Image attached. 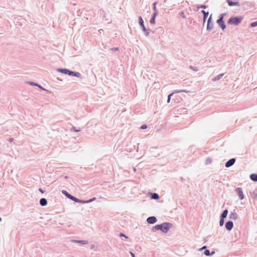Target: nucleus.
<instances>
[{
  "mask_svg": "<svg viewBox=\"0 0 257 257\" xmlns=\"http://www.w3.org/2000/svg\"><path fill=\"white\" fill-rule=\"evenodd\" d=\"M173 224L169 222H164L160 224H157L154 226L152 231L160 230L164 233H167L172 227Z\"/></svg>",
  "mask_w": 257,
  "mask_h": 257,
  "instance_id": "obj_1",
  "label": "nucleus"
},
{
  "mask_svg": "<svg viewBox=\"0 0 257 257\" xmlns=\"http://www.w3.org/2000/svg\"><path fill=\"white\" fill-rule=\"evenodd\" d=\"M243 18L241 16H233L228 19L227 23L230 25L237 26L241 22Z\"/></svg>",
  "mask_w": 257,
  "mask_h": 257,
  "instance_id": "obj_2",
  "label": "nucleus"
},
{
  "mask_svg": "<svg viewBox=\"0 0 257 257\" xmlns=\"http://www.w3.org/2000/svg\"><path fill=\"white\" fill-rule=\"evenodd\" d=\"M139 24L144 32L146 36H149L150 31H151L149 29H146L144 25V20L141 16L139 17Z\"/></svg>",
  "mask_w": 257,
  "mask_h": 257,
  "instance_id": "obj_3",
  "label": "nucleus"
},
{
  "mask_svg": "<svg viewBox=\"0 0 257 257\" xmlns=\"http://www.w3.org/2000/svg\"><path fill=\"white\" fill-rule=\"evenodd\" d=\"M100 16L102 20L106 22L108 24H109L111 22L110 15L106 13L103 10L100 11Z\"/></svg>",
  "mask_w": 257,
  "mask_h": 257,
  "instance_id": "obj_4",
  "label": "nucleus"
},
{
  "mask_svg": "<svg viewBox=\"0 0 257 257\" xmlns=\"http://www.w3.org/2000/svg\"><path fill=\"white\" fill-rule=\"evenodd\" d=\"M214 26V23L213 21H212V14L210 15L209 18L208 19L207 21V28L206 30L207 31H210L213 28Z\"/></svg>",
  "mask_w": 257,
  "mask_h": 257,
  "instance_id": "obj_5",
  "label": "nucleus"
},
{
  "mask_svg": "<svg viewBox=\"0 0 257 257\" xmlns=\"http://www.w3.org/2000/svg\"><path fill=\"white\" fill-rule=\"evenodd\" d=\"M57 71L61 73L65 74L69 76L70 75L71 70H70L66 68H58Z\"/></svg>",
  "mask_w": 257,
  "mask_h": 257,
  "instance_id": "obj_6",
  "label": "nucleus"
},
{
  "mask_svg": "<svg viewBox=\"0 0 257 257\" xmlns=\"http://www.w3.org/2000/svg\"><path fill=\"white\" fill-rule=\"evenodd\" d=\"M188 92L186 90H175L172 93H170L168 95V98H167V102L169 103L170 102L171 97L173 96V95L174 93H181V92Z\"/></svg>",
  "mask_w": 257,
  "mask_h": 257,
  "instance_id": "obj_7",
  "label": "nucleus"
},
{
  "mask_svg": "<svg viewBox=\"0 0 257 257\" xmlns=\"http://www.w3.org/2000/svg\"><path fill=\"white\" fill-rule=\"evenodd\" d=\"M216 23L223 31H224V30L226 28V25L223 20L218 19L216 21Z\"/></svg>",
  "mask_w": 257,
  "mask_h": 257,
  "instance_id": "obj_8",
  "label": "nucleus"
},
{
  "mask_svg": "<svg viewBox=\"0 0 257 257\" xmlns=\"http://www.w3.org/2000/svg\"><path fill=\"white\" fill-rule=\"evenodd\" d=\"M225 228L228 231H230L233 227V223L232 221H228L225 224Z\"/></svg>",
  "mask_w": 257,
  "mask_h": 257,
  "instance_id": "obj_9",
  "label": "nucleus"
},
{
  "mask_svg": "<svg viewBox=\"0 0 257 257\" xmlns=\"http://www.w3.org/2000/svg\"><path fill=\"white\" fill-rule=\"evenodd\" d=\"M62 193L63 194H64L67 198L70 199V200L72 201H75L76 197L72 196L70 194H69L67 191L66 190H62Z\"/></svg>",
  "mask_w": 257,
  "mask_h": 257,
  "instance_id": "obj_10",
  "label": "nucleus"
},
{
  "mask_svg": "<svg viewBox=\"0 0 257 257\" xmlns=\"http://www.w3.org/2000/svg\"><path fill=\"white\" fill-rule=\"evenodd\" d=\"M235 162V158H232L228 160L225 164V166L226 168H229L231 166H232Z\"/></svg>",
  "mask_w": 257,
  "mask_h": 257,
  "instance_id": "obj_11",
  "label": "nucleus"
},
{
  "mask_svg": "<svg viewBox=\"0 0 257 257\" xmlns=\"http://www.w3.org/2000/svg\"><path fill=\"white\" fill-rule=\"evenodd\" d=\"M236 192L240 200H242L244 198L243 191L241 188H237L236 189Z\"/></svg>",
  "mask_w": 257,
  "mask_h": 257,
  "instance_id": "obj_12",
  "label": "nucleus"
},
{
  "mask_svg": "<svg viewBox=\"0 0 257 257\" xmlns=\"http://www.w3.org/2000/svg\"><path fill=\"white\" fill-rule=\"evenodd\" d=\"M157 220L155 216H150L147 219V222L149 224H153L157 222Z\"/></svg>",
  "mask_w": 257,
  "mask_h": 257,
  "instance_id": "obj_13",
  "label": "nucleus"
},
{
  "mask_svg": "<svg viewBox=\"0 0 257 257\" xmlns=\"http://www.w3.org/2000/svg\"><path fill=\"white\" fill-rule=\"evenodd\" d=\"M229 6H239L238 2H233V0H226Z\"/></svg>",
  "mask_w": 257,
  "mask_h": 257,
  "instance_id": "obj_14",
  "label": "nucleus"
},
{
  "mask_svg": "<svg viewBox=\"0 0 257 257\" xmlns=\"http://www.w3.org/2000/svg\"><path fill=\"white\" fill-rule=\"evenodd\" d=\"M229 217L230 219L236 220L237 218V214L234 211H231L229 214Z\"/></svg>",
  "mask_w": 257,
  "mask_h": 257,
  "instance_id": "obj_15",
  "label": "nucleus"
},
{
  "mask_svg": "<svg viewBox=\"0 0 257 257\" xmlns=\"http://www.w3.org/2000/svg\"><path fill=\"white\" fill-rule=\"evenodd\" d=\"M150 197L151 199L154 200H158L160 198L159 195L156 193H151Z\"/></svg>",
  "mask_w": 257,
  "mask_h": 257,
  "instance_id": "obj_16",
  "label": "nucleus"
},
{
  "mask_svg": "<svg viewBox=\"0 0 257 257\" xmlns=\"http://www.w3.org/2000/svg\"><path fill=\"white\" fill-rule=\"evenodd\" d=\"M72 242L75 243H79L82 244H87L88 243V241L87 240H75V239H72L71 240Z\"/></svg>",
  "mask_w": 257,
  "mask_h": 257,
  "instance_id": "obj_17",
  "label": "nucleus"
},
{
  "mask_svg": "<svg viewBox=\"0 0 257 257\" xmlns=\"http://www.w3.org/2000/svg\"><path fill=\"white\" fill-rule=\"evenodd\" d=\"M39 203L42 206H45L47 204L48 202L46 199L42 198L40 200Z\"/></svg>",
  "mask_w": 257,
  "mask_h": 257,
  "instance_id": "obj_18",
  "label": "nucleus"
},
{
  "mask_svg": "<svg viewBox=\"0 0 257 257\" xmlns=\"http://www.w3.org/2000/svg\"><path fill=\"white\" fill-rule=\"evenodd\" d=\"M201 13L203 14V23L206 21V20L208 16V12H205L204 10H202Z\"/></svg>",
  "mask_w": 257,
  "mask_h": 257,
  "instance_id": "obj_19",
  "label": "nucleus"
},
{
  "mask_svg": "<svg viewBox=\"0 0 257 257\" xmlns=\"http://www.w3.org/2000/svg\"><path fill=\"white\" fill-rule=\"evenodd\" d=\"M215 253L214 251H211V252H210L209 250L206 249L204 251V254L206 256H211Z\"/></svg>",
  "mask_w": 257,
  "mask_h": 257,
  "instance_id": "obj_20",
  "label": "nucleus"
},
{
  "mask_svg": "<svg viewBox=\"0 0 257 257\" xmlns=\"http://www.w3.org/2000/svg\"><path fill=\"white\" fill-rule=\"evenodd\" d=\"M70 76L79 78L81 76V74L78 72H75V71H71Z\"/></svg>",
  "mask_w": 257,
  "mask_h": 257,
  "instance_id": "obj_21",
  "label": "nucleus"
},
{
  "mask_svg": "<svg viewBox=\"0 0 257 257\" xmlns=\"http://www.w3.org/2000/svg\"><path fill=\"white\" fill-rule=\"evenodd\" d=\"M250 179L254 182H257V174L252 173L250 175Z\"/></svg>",
  "mask_w": 257,
  "mask_h": 257,
  "instance_id": "obj_22",
  "label": "nucleus"
},
{
  "mask_svg": "<svg viewBox=\"0 0 257 257\" xmlns=\"http://www.w3.org/2000/svg\"><path fill=\"white\" fill-rule=\"evenodd\" d=\"M228 214V210L227 209H225L223 211L222 213L221 214L220 218H225L226 217Z\"/></svg>",
  "mask_w": 257,
  "mask_h": 257,
  "instance_id": "obj_23",
  "label": "nucleus"
},
{
  "mask_svg": "<svg viewBox=\"0 0 257 257\" xmlns=\"http://www.w3.org/2000/svg\"><path fill=\"white\" fill-rule=\"evenodd\" d=\"M74 201L76 202H77V203H81V204H86V203H87V200H81V199H78L77 198H75V200Z\"/></svg>",
  "mask_w": 257,
  "mask_h": 257,
  "instance_id": "obj_24",
  "label": "nucleus"
},
{
  "mask_svg": "<svg viewBox=\"0 0 257 257\" xmlns=\"http://www.w3.org/2000/svg\"><path fill=\"white\" fill-rule=\"evenodd\" d=\"M224 74H219L218 75H217V76H216L215 77H214L213 79V81H217V80H220L222 77V76H223Z\"/></svg>",
  "mask_w": 257,
  "mask_h": 257,
  "instance_id": "obj_25",
  "label": "nucleus"
},
{
  "mask_svg": "<svg viewBox=\"0 0 257 257\" xmlns=\"http://www.w3.org/2000/svg\"><path fill=\"white\" fill-rule=\"evenodd\" d=\"M27 83L32 86H39V85L38 83H36L33 81H28Z\"/></svg>",
  "mask_w": 257,
  "mask_h": 257,
  "instance_id": "obj_26",
  "label": "nucleus"
},
{
  "mask_svg": "<svg viewBox=\"0 0 257 257\" xmlns=\"http://www.w3.org/2000/svg\"><path fill=\"white\" fill-rule=\"evenodd\" d=\"M212 163V159L210 158H207L205 160V164L208 165Z\"/></svg>",
  "mask_w": 257,
  "mask_h": 257,
  "instance_id": "obj_27",
  "label": "nucleus"
},
{
  "mask_svg": "<svg viewBox=\"0 0 257 257\" xmlns=\"http://www.w3.org/2000/svg\"><path fill=\"white\" fill-rule=\"evenodd\" d=\"M224 218H220V221H219V225L220 226H222L224 224Z\"/></svg>",
  "mask_w": 257,
  "mask_h": 257,
  "instance_id": "obj_28",
  "label": "nucleus"
},
{
  "mask_svg": "<svg viewBox=\"0 0 257 257\" xmlns=\"http://www.w3.org/2000/svg\"><path fill=\"white\" fill-rule=\"evenodd\" d=\"M189 68L195 71H197L198 70V68L195 66H190Z\"/></svg>",
  "mask_w": 257,
  "mask_h": 257,
  "instance_id": "obj_29",
  "label": "nucleus"
},
{
  "mask_svg": "<svg viewBox=\"0 0 257 257\" xmlns=\"http://www.w3.org/2000/svg\"><path fill=\"white\" fill-rule=\"evenodd\" d=\"M250 26L251 27H254L257 26V21L253 22H252L251 23H250Z\"/></svg>",
  "mask_w": 257,
  "mask_h": 257,
  "instance_id": "obj_30",
  "label": "nucleus"
},
{
  "mask_svg": "<svg viewBox=\"0 0 257 257\" xmlns=\"http://www.w3.org/2000/svg\"><path fill=\"white\" fill-rule=\"evenodd\" d=\"M155 19L154 17H151L150 22L151 24H154L155 23Z\"/></svg>",
  "mask_w": 257,
  "mask_h": 257,
  "instance_id": "obj_31",
  "label": "nucleus"
},
{
  "mask_svg": "<svg viewBox=\"0 0 257 257\" xmlns=\"http://www.w3.org/2000/svg\"><path fill=\"white\" fill-rule=\"evenodd\" d=\"M71 130H73L75 132H79V131H80V128H77L75 126H73L71 128Z\"/></svg>",
  "mask_w": 257,
  "mask_h": 257,
  "instance_id": "obj_32",
  "label": "nucleus"
},
{
  "mask_svg": "<svg viewBox=\"0 0 257 257\" xmlns=\"http://www.w3.org/2000/svg\"><path fill=\"white\" fill-rule=\"evenodd\" d=\"M96 200V198L95 197H93L89 200H87V203H90V202H93V201L95 200Z\"/></svg>",
  "mask_w": 257,
  "mask_h": 257,
  "instance_id": "obj_33",
  "label": "nucleus"
},
{
  "mask_svg": "<svg viewBox=\"0 0 257 257\" xmlns=\"http://www.w3.org/2000/svg\"><path fill=\"white\" fill-rule=\"evenodd\" d=\"M147 125L146 124H143L141 125V126L140 127V128L142 129V130H145V129H146L147 128Z\"/></svg>",
  "mask_w": 257,
  "mask_h": 257,
  "instance_id": "obj_34",
  "label": "nucleus"
},
{
  "mask_svg": "<svg viewBox=\"0 0 257 257\" xmlns=\"http://www.w3.org/2000/svg\"><path fill=\"white\" fill-rule=\"evenodd\" d=\"M226 15V13H223V14H221L220 16H219V18L218 19H222L223 20V18H224V17Z\"/></svg>",
  "mask_w": 257,
  "mask_h": 257,
  "instance_id": "obj_35",
  "label": "nucleus"
},
{
  "mask_svg": "<svg viewBox=\"0 0 257 257\" xmlns=\"http://www.w3.org/2000/svg\"><path fill=\"white\" fill-rule=\"evenodd\" d=\"M197 7L198 9H199V8L206 9L207 8V7L205 5L198 6Z\"/></svg>",
  "mask_w": 257,
  "mask_h": 257,
  "instance_id": "obj_36",
  "label": "nucleus"
},
{
  "mask_svg": "<svg viewBox=\"0 0 257 257\" xmlns=\"http://www.w3.org/2000/svg\"><path fill=\"white\" fill-rule=\"evenodd\" d=\"M119 236H120V237H124V238H128V236H126V235H125L124 234H123V233H120L119 234Z\"/></svg>",
  "mask_w": 257,
  "mask_h": 257,
  "instance_id": "obj_37",
  "label": "nucleus"
},
{
  "mask_svg": "<svg viewBox=\"0 0 257 257\" xmlns=\"http://www.w3.org/2000/svg\"><path fill=\"white\" fill-rule=\"evenodd\" d=\"M180 16H181L183 19H186V16H185V15L184 12H181V13H180Z\"/></svg>",
  "mask_w": 257,
  "mask_h": 257,
  "instance_id": "obj_38",
  "label": "nucleus"
},
{
  "mask_svg": "<svg viewBox=\"0 0 257 257\" xmlns=\"http://www.w3.org/2000/svg\"><path fill=\"white\" fill-rule=\"evenodd\" d=\"M157 12H154L152 16V17L156 18V16H157Z\"/></svg>",
  "mask_w": 257,
  "mask_h": 257,
  "instance_id": "obj_39",
  "label": "nucleus"
},
{
  "mask_svg": "<svg viewBox=\"0 0 257 257\" xmlns=\"http://www.w3.org/2000/svg\"><path fill=\"white\" fill-rule=\"evenodd\" d=\"M111 50L113 51H116L118 50V47H113L111 49Z\"/></svg>",
  "mask_w": 257,
  "mask_h": 257,
  "instance_id": "obj_40",
  "label": "nucleus"
},
{
  "mask_svg": "<svg viewBox=\"0 0 257 257\" xmlns=\"http://www.w3.org/2000/svg\"><path fill=\"white\" fill-rule=\"evenodd\" d=\"M205 249V250L206 249V246H203L201 248H200L199 250H202L203 249Z\"/></svg>",
  "mask_w": 257,
  "mask_h": 257,
  "instance_id": "obj_41",
  "label": "nucleus"
},
{
  "mask_svg": "<svg viewBox=\"0 0 257 257\" xmlns=\"http://www.w3.org/2000/svg\"><path fill=\"white\" fill-rule=\"evenodd\" d=\"M130 254L132 257H136L135 253H133L132 251H130Z\"/></svg>",
  "mask_w": 257,
  "mask_h": 257,
  "instance_id": "obj_42",
  "label": "nucleus"
},
{
  "mask_svg": "<svg viewBox=\"0 0 257 257\" xmlns=\"http://www.w3.org/2000/svg\"><path fill=\"white\" fill-rule=\"evenodd\" d=\"M39 191L42 193H44V191L42 188H39Z\"/></svg>",
  "mask_w": 257,
  "mask_h": 257,
  "instance_id": "obj_43",
  "label": "nucleus"
},
{
  "mask_svg": "<svg viewBox=\"0 0 257 257\" xmlns=\"http://www.w3.org/2000/svg\"><path fill=\"white\" fill-rule=\"evenodd\" d=\"M254 194L255 196V197L257 198V188H256V190L254 191Z\"/></svg>",
  "mask_w": 257,
  "mask_h": 257,
  "instance_id": "obj_44",
  "label": "nucleus"
},
{
  "mask_svg": "<svg viewBox=\"0 0 257 257\" xmlns=\"http://www.w3.org/2000/svg\"><path fill=\"white\" fill-rule=\"evenodd\" d=\"M153 10L154 12H157L156 7H153Z\"/></svg>",
  "mask_w": 257,
  "mask_h": 257,
  "instance_id": "obj_45",
  "label": "nucleus"
},
{
  "mask_svg": "<svg viewBox=\"0 0 257 257\" xmlns=\"http://www.w3.org/2000/svg\"><path fill=\"white\" fill-rule=\"evenodd\" d=\"M157 4V3L156 2H155L154 4H153V7H156V5Z\"/></svg>",
  "mask_w": 257,
  "mask_h": 257,
  "instance_id": "obj_46",
  "label": "nucleus"
},
{
  "mask_svg": "<svg viewBox=\"0 0 257 257\" xmlns=\"http://www.w3.org/2000/svg\"><path fill=\"white\" fill-rule=\"evenodd\" d=\"M38 87H39L41 89H44V88L41 85H39V86H38Z\"/></svg>",
  "mask_w": 257,
  "mask_h": 257,
  "instance_id": "obj_47",
  "label": "nucleus"
},
{
  "mask_svg": "<svg viewBox=\"0 0 257 257\" xmlns=\"http://www.w3.org/2000/svg\"><path fill=\"white\" fill-rule=\"evenodd\" d=\"M2 221V218L0 217V221Z\"/></svg>",
  "mask_w": 257,
  "mask_h": 257,
  "instance_id": "obj_48",
  "label": "nucleus"
}]
</instances>
